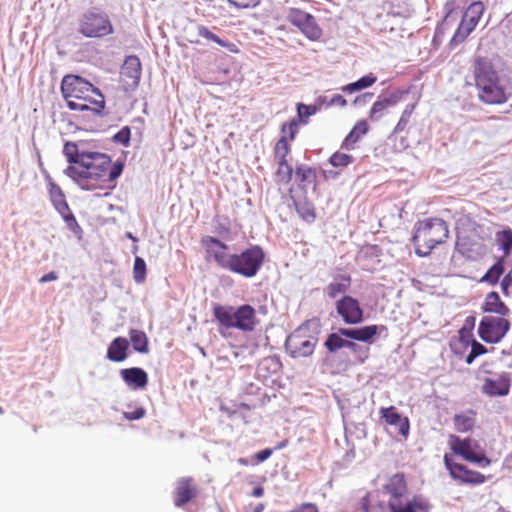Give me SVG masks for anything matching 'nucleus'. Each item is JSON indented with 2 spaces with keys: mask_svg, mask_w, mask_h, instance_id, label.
Segmentation results:
<instances>
[{
  "mask_svg": "<svg viewBox=\"0 0 512 512\" xmlns=\"http://www.w3.org/2000/svg\"><path fill=\"white\" fill-rule=\"evenodd\" d=\"M120 373L126 384H147L148 382V375L142 368L122 369Z\"/></svg>",
  "mask_w": 512,
  "mask_h": 512,
  "instance_id": "28",
  "label": "nucleus"
},
{
  "mask_svg": "<svg viewBox=\"0 0 512 512\" xmlns=\"http://www.w3.org/2000/svg\"><path fill=\"white\" fill-rule=\"evenodd\" d=\"M281 130L284 134H288L290 140H294L298 133V120L293 119L289 123H284Z\"/></svg>",
  "mask_w": 512,
  "mask_h": 512,
  "instance_id": "50",
  "label": "nucleus"
},
{
  "mask_svg": "<svg viewBox=\"0 0 512 512\" xmlns=\"http://www.w3.org/2000/svg\"><path fill=\"white\" fill-rule=\"evenodd\" d=\"M264 261L265 252L263 248L253 245L241 253L231 255V261L227 270L245 278H253L260 271Z\"/></svg>",
  "mask_w": 512,
  "mask_h": 512,
  "instance_id": "6",
  "label": "nucleus"
},
{
  "mask_svg": "<svg viewBox=\"0 0 512 512\" xmlns=\"http://www.w3.org/2000/svg\"><path fill=\"white\" fill-rule=\"evenodd\" d=\"M123 169V162L117 161L111 165V158L105 153L88 152L79 167L70 165L64 173L83 190L112 189Z\"/></svg>",
  "mask_w": 512,
  "mask_h": 512,
  "instance_id": "1",
  "label": "nucleus"
},
{
  "mask_svg": "<svg viewBox=\"0 0 512 512\" xmlns=\"http://www.w3.org/2000/svg\"><path fill=\"white\" fill-rule=\"evenodd\" d=\"M290 512H319V508L314 503H303L297 506L295 509Z\"/></svg>",
  "mask_w": 512,
  "mask_h": 512,
  "instance_id": "56",
  "label": "nucleus"
},
{
  "mask_svg": "<svg viewBox=\"0 0 512 512\" xmlns=\"http://www.w3.org/2000/svg\"><path fill=\"white\" fill-rule=\"evenodd\" d=\"M504 272L503 261L499 260L495 264H493L485 275L482 277L483 282H487L490 285H496L499 281V278Z\"/></svg>",
  "mask_w": 512,
  "mask_h": 512,
  "instance_id": "35",
  "label": "nucleus"
},
{
  "mask_svg": "<svg viewBox=\"0 0 512 512\" xmlns=\"http://www.w3.org/2000/svg\"><path fill=\"white\" fill-rule=\"evenodd\" d=\"M484 11V6L482 2H473L469 7L466 9L463 21L468 22L469 25L475 26L478 24L482 14Z\"/></svg>",
  "mask_w": 512,
  "mask_h": 512,
  "instance_id": "33",
  "label": "nucleus"
},
{
  "mask_svg": "<svg viewBox=\"0 0 512 512\" xmlns=\"http://www.w3.org/2000/svg\"><path fill=\"white\" fill-rule=\"evenodd\" d=\"M287 20L297 27L309 40L317 41L322 36V29L315 17L298 8H289L286 15Z\"/></svg>",
  "mask_w": 512,
  "mask_h": 512,
  "instance_id": "10",
  "label": "nucleus"
},
{
  "mask_svg": "<svg viewBox=\"0 0 512 512\" xmlns=\"http://www.w3.org/2000/svg\"><path fill=\"white\" fill-rule=\"evenodd\" d=\"M372 97H373V93H369V92L363 93L354 99L353 104L355 106L365 105L372 99Z\"/></svg>",
  "mask_w": 512,
  "mask_h": 512,
  "instance_id": "59",
  "label": "nucleus"
},
{
  "mask_svg": "<svg viewBox=\"0 0 512 512\" xmlns=\"http://www.w3.org/2000/svg\"><path fill=\"white\" fill-rule=\"evenodd\" d=\"M78 31L89 38H99L113 33L109 16L99 9L85 12L79 20Z\"/></svg>",
  "mask_w": 512,
  "mask_h": 512,
  "instance_id": "7",
  "label": "nucleus"
},
{
  "mask_svg": "<svg viewBox=\"0 0 512 512\" xmlns=\"http://www.w3.org/2000/svg\"><path fill=\"white\" fill-rule=\"evenodd\" d=\"M290 151L289 144L287 142V138L285 136L281 137L276 145H275V157L277 160H287L286 156Z\"/></svg>",
  "mask_w": 512,
  "mask_h": 512,
  "instance_id": "45",
  "label": "nucleus"
},
{
  "mask_svg": "<svg viewBox=\"0 0 512 512\" xmlns=\"http://www.w3.org/2000/svg\"><path fill=\"white\" fill-rule=\"evenodd\" d=\"M482 389L489 396H504L509 392V386H482Z\"/></svg>",
  "mask_w": 512,
  "mask_h": 512,
  "instance_id": "48",
  "label": "nucleus"
},
{
  "mask_svg": "<svg viewBox=\"0 0 512 512\" xmlns=\"http://www.w3.org/2000/svg\"><path fill=\"white\" fill-rule=\"evenodd\" d=\"M351 277L348 274H337L333 280L325 287L324 293L330 298L334 299L338 295L343 296L350 290Z\"/></svg>",
  "mask_w": 512,
  "mask_h": 512,
  "instance_id": "19",
  "label": "nucleus"
},
{
  "mask_svg": "<svg viewBox=\"0 0 512 512\" xmlns=\"http://www.w3.org/2000/svg\"><path fill=\"white\" fill-rule=\"evenodd\" d=\"M307 332V327L300 326L287 337L285 348L293 358L307 357L313 353L317 339Z\"/></svg>",
  "mask_w": 512,
  "mask_h": 512,
  "instance_id": "9",
  "label": "nucleus"
},
{
  "mask_svg": "<svg viewBox=\"0 0 512 512\" xmlns=\"http://www.w3.org/2000/svg\"><path fill=\"white\" fill-rule=\"evenodd\" d=\"M360 89H365L372 86L377 81V77L373 73H369L358 80Z\"/></svg>",
  "mask_w": 512,
  "mask_h": 512,
  "instance_id": "53",
  "label": "nucleus"
},
{
  "mask_svg": "<svg viewBox=\"0 0 512 512\" xmlns=\"http://www.w3.org/2000/svg\"><path fill=\"white\" fill-rule=\"evenodd\" d=\"M443 461L450 477L460 484L480 485L486 482L487 478L484 474L455 462L453 457L449 454L444 455Z\"/></svg>",
  "mask_w": 512,
  "mask_h": 512,
  "instance_id": "12",
  "label": "nucleus"
},
{
  "mask_svg": "<svg viewBox=\"0 0 512 512\" xmlns=\"http://www.w3.org/2000/svg\"><path fill=\"white\" fill-rule=\"evenodd\" d=\"M509 329L510 322L504 317L484 316L479 323L478 334L487 343H498Z\"/></svg>",
  "mask_w": 512,
  "mask_h": 512,
  "instance_id": "11",
  "label": "nucleus"
},
{
  "mask_svg": "<svg viewBox=\"0 0 512 512\" xmlns=\"http://www.w3.org/2000/svg\"><path fill=\"white\" fill-rule=\"evenodd\" d=\"M296 210L300 217L307 222H313L316 218L315 209L310 203L296 204Z\"/></svg>",
  "mask_w": 512,
  "mask_h": 512,
  "instance_id": "41",
  "label": "nucleus"
},
{
  "mask_svg": "<svg viewBox=\"0 0 512 512\" xmlns=\"http://www.w3.org/2000/svg\"><path fill=\"white\" fill-rule=\"evenodd\" d=\"M476 413L472 410L464 411L454 416L455 429L460 432H468L473 429L476 421Z\"/></svg>",
  "mask_w": 512,
  "mask_h": 512,
  "instance_id": "26",
  "label": "nucleus"
},
{
  "mask_svg": "<svg viewBox=\"0 0 512 512\" xmlns=\"http://www.w3.org/2000/svg\"><path fill=\"white\" fill-rule=\"evenodd\" d=\"M273 453V450L270 448L263 449L259 452H257L254 455V458L257 460V462H264L266 461Z\"/></svg>",
  "mask_w": 512,
  "mask_h": 512,
  "instance_id": "60",
  "label": "nucleus"
},
{
  "mask_svg": "<svg viewBox=\"0 0 512 512\" xmlns=\"http://www.w3.org/2000/svg\"><path fill=\"white\" fill-rule=\"evenodd\" d=\"M63 220L65 221L67 227L78 237L81 238L82 235V228L78 224L75 216L72 214L71 210L69 209L67 212L60 213Z\"/></svg>",
  "mask_w": 512,
  "mask_h": 512,
  "instance_id": "40",
  "label": "nucleus"
},
{
  "mask_svg": "<svg viewBox=\"0 0 512 512\" xmlns=\"http://www.w3.org/2000/svg\"><path fill=\"white\" fill-rule=\"evenodd\" d=\"M386 492L391 496L389 500L400 502L407 491V484L402 473L393 475L385 486Z\"/></svg>",
  "mask_w": 512,
  "mask_h": 512,
  "instance_id": "23",
  "label": "nucleus"
},
{
  "mask_svg": "<svg viewBox=\"0 0 512 512\" xmlns=\"http://www.w3.org/2000/svg\"><path fill=\"white\" fill-rule=\"evenodd\" d=\"M49 195L54 208L58 213L67 212L69 210L68 203L62 189L53 182L50 176H47Z\"/></svg>",
  "mask_w": 512,
  "mask_h": 512,
  "instance_id": "24",
  "label": "nucleus"
},
{
  "mask_svg": "<svg viewBox=\"0 0 512 512\" xmlns=\"http://www.w3.org/2000/svg\"><path fill=\"white\" fill-rule=\"evenodd\" d=\"M469 35L467 32L463 30V27L458 26L455 34L453 35L452 39L450 40V47L454 48L458 44L462 43Z\"/></svg>",
  "mask_w": 512,
  "mask_h": 512,
  "instance_id": "51",
  "label": "nucleus"
},
{
  "mask_svg": "<svg viewBox=\"0 0 512 512\" xmlns=\"http://www.w3.org/2000/svg\"><path fill=\"white\" fill-rule=\"evenodd\" d=\"M337 315L347 325H358L364 321V310L360 302L350 296L344 295L335 303Z\"/></svg>",
  "mask_w": 512,
  "mask_h": 512,
  "instance_id": "13",
  "label": "nucleus"
},
{
  "mask_svg": "<svg viewBox=\"0 0 512 512\" xmlns=\"http://www.w3.org/2000/svg\"><path fill=\"white\" fill-rule=\"evenodd\" d=\"M146 414V411L144 408L142 407H137L134 411L132 412H124L123 413V416L125 419L127 420H138V419H141L145 416Z\"/></svg>",
  "mask_w": 512,
  "mask_h": 512,
  "instance_id": "54",
  "label": "nucleus"
},
{
  "mask_svg": "<svg viewBox=\"0 0 512 512\" xmlns=\"http://www.w3.org/2000/svg\"><path fill=\"white\" fill-rule=\"evenodd\" d=\"M270 367H273L274 371H276L279 368V362L274 360L273 358H266V359H264L258 365V368H257L258 376H263L264 377L263 372L265 370L269 369Z\"/></svg>",
  "mask_w": 512,
  "mask_h": 512,
  "instance_id": "49",
  "label": "nucleus"
},
{
  "mask_svg": "<svg viewBox=\"0 0 512 512\" xmlns=\"http://www.w3.org/2000/svg\"><path fill=\"white\" fill-rule=\"evenodd\" d=\"M129 337L132 347L139 353H147L148 349V338L145 332L138 329H130Z\"/></svg>",
  "mask_w": 512,
  "mask_h": 512,
  "instance_id": "29",
  "label": "nucleus"
},
{
  "mask_svg": "<svg viewBox=\"0 0 512 512\" xmlns=\"http://www.w3.org/2000/svg\"><path fill=\"white\" fill-rule=\"evenodd\" d=\"M129 341L124 337H116L109 344L107 349V358L113 362H122L127 358Z\"/></svg>",
  "mask_w": 512,
  "mask_h": 512,
  "instance_id": "22",
  "label": "nucleus"
},
{
  "mask_svg": "<svg viewBox=\"0 0 512 512\" xmlns=\"http://www.w3.org/2000/svg\"><path fill=\"white\" fill-rule=\"evenodd\" d=\"M341 90H342L343 92H345V93H349V94H351V93H355V92H357V91H360L361 89H360V87H359V83H358V81H355V82H352V83H349V84H347V85L343 86V87L341 88Z\"/></svg>",
  "mask_w": 512,
  "mask_h": 512,
  "instance_id": "62",
  "label": "nucleus"
},
{
  "mask_svg": "<svg viewBox=\"0 0 512 512\" xmlns=\"http://www.w3.org/2000/svg\"><path fill=\"white\" fill-rule=\"evenodd\" d=\"M260 0H228V2L237 8L255 7Z\"/></svg>",
  "mask_w": 512,
  "mask_h": 512,
  "instance_id": "55",
  "label": "nucleus"
},
{
  "mask_svg": "<svg viewBox=\"0 0 512 512\" xmlns=\"http://www.w3.org/2000/svg\"><path fill=\"white\" fill-rule=\"evenodd\" d=\"M409 504L415 512H429L431 508L430 503L426 499L418 496H415L411 501H409Z\"/></svg>",
  "mask_w": 512,
  "mask_h": 512,
  "instance_id": "47",
  "label": "nucleus"
},
{
  "mask_svg": "<svg viewBox=\"0 0 512 512\" xmlns=\"http://www.w3.org/2000/svg\"><path fill=\"white\" fill-rule=\"evenodd\" d=\"M496 242L504 256H508L512 250V230L508 228L497 232Z\"/></svg>",
  "mask_w": 512,
  "mask_h": 512,
  "instance_id": "34",
  "label": "nucleus"
},
{
  "mask_svg": "<svg viewBox=\"0 0 512 512\" xmlns=\"http://www.w3.org/2000/svg\"><path fill=\"white\" fill-rule=\"evenodd\" d=\"M197 33L199 36L203 37L207 41L214 42L217 45L225 48L227 51L231 53H237L238 47L236 44L228 41L226 38L219 36L216 34L213 30L209 29L208 27L204 25H197L196 27Z\"/></svg>",
  "mask_w": 512,
  "mask_h": 512,
  "instance_id": "21",
  "label": "nucleus"
},
{
  "mask_svg": "<svg viewBox=\"0 0 512 512\" xmlns=\"http://www.w3.org/2000/svg\"><path fill=\"white\" fill-rule=\"evenodd\" d=\"M381 418L384 419L387 425L395 427L398 434L404 439H407L410 432V422L408 417L400 414L394 406L382 408Z\"/></svg>",
  "mask_w": 512,
  "mask_h": 512,
  "instance_id": "17",
  "label": "nucleus"
},
{
  "mask_svg": "<svg viewBox=\"0 0 512 512\" xmlns=\"http://www.w3.org/2000/svg\"><path fill=\"white\" fill-rule=\"evenodd\" d=\"M450 449L454 454L461 456L464 460L478 464L482 467L489 466L491 460L483 452H475L474 447H478L476 441L471 438L461 439L451 434L448 439Z\"/></svg>",
  "mask_w": 512,
  "mask_h": 512,
  "instance_id": "8",
  "label": "nucleus"
},
{
  "mask_svg": "<svg viewBox=\"0 0 512 512\" xmlns=\"http://www.w3.org/2000/svg\"><path fill=\"white\" fill-rule=\"evenodd\" d=\"M295 175L300 183H312L316 178V171L307 165H300L296 168Z\"/></svg>",
  "mask_w": 512,
  "mask_h": 512,
  "instance_id": "37",
  "label": "nucleus"
},
{
  "mask_svg": "<svg viewBox=\"0 0 512 512\" xmlns=\"http://www.w3.org/2000/svg\"><path fill=\"white\" fill-rule=\"evenodd\" d=\"M346 105H347L346 99L340 94L333 95L327 103V107H330V106L345 107Z\"/></svg>",
  "mask_w": 512,
  "mask_h": 512,
  "instance_id": "57",
  "label": "nucleus"
},
{
  "mask_svg": "<svg viewBox=\"0 0 512 512\" xmlns=\"http://www.w3.org/2000/svg\"><path fill=\"white\" fill-rule=\"evenodd\" d=\"M317 110H318L317 105H306L303 103L298 104L297 113H298L299 120L303 124H307V119L310 116L314 115L317 112Z\"/></svg>",
  "mask_w": 512,
  "mask_h": 512,
  "instance_id": "42",
  "label": "nucleus"
},
{
  "mask_svg": "<svg viewBox=\"0 0 512 512\" xmlns=\"http://www.w3.org/2000/svg\"><path fill=\"white\" fill-rule=\"evenodd\" d=\"M341 334L345 335L348 340L359 341V327L358 328H341Z\"/></svg>",
  "mask_w": 512,
  "mask_h": 512,
  "instance_id": "58",
  "label": "nucleus"
},
{
  "mask_svg": "<svg viewBox=\"0 0 512 512\" xmlns=\"http://www.w3.org/2000/svg\"><path fill=\"white\" fill-rule=\"evenodd\" d=\"M131 130L128 126L122 127L114 136L113 141L128 147L130 144Z\"/></svg>",
  "mask_w": 512,
  "mask_h": 512,
  "instance_id": "46",
  "label": "nucleus"
},
{
  "mask_svg": "<svg viewBox=\"0 0 512 512\" xmlns=\"http://www.w3.org/2000/svg\"><path fill=\"white\" fill-rule=\"evenodd\" d=\"M481 308L486 313H494L500 317H505L510 313V309L495 291L489 292L486 295Z\"/></svg>",
  "mask_w": 512,
  "mask_h": 512,
  "instance_id": "20",
  "label": "nucleus"
},
{
  "mask_svg": "<svg viewBox=\"0 0 512 512\" xmlns=\"http://www.w3.org/2000/svg\"><path fill=\"white\" fill-rule=\"evenodd\" d=\"M213 314L220 325L226 328L251 332L257 325L255 309L249 304L241 305L238 308L216 304L213 308Z\"/></svg>",
  "mask_w": 512,
  "mask_h": 512,
  "instance_id": "5",
  "label": "nucleus"
},
{
  "mask_svg": "<svg viewBox=\"0 0 512 512\" xmlns=\"http://www.w3.org/2000/svg\"><path fill=\"white\" fill-rule=\"evenodd\" d=\"M58 279V275L56 272L54 271H51L45 275H43L40 279H39V282L44 284V283H47V282H50V281H55Z\"/></svg>",
  "mask_w": 512,
  "mask_h": 512,
  "instance_id": "63",
  "label": "nucleus"
},
{
  "mask_svg": "<svg viewBox=\"0 0 512 512\" xmlns=\"http://www.w3.org/2000/svg\"><path fill=\"white\" fill-rule=\"evenodd\" d=\"M146 262L143 258L136 256L133 266V279L136 283L141 284L146 279Z\"/></svg>",
  "mask_w": 512,
  "mask_h": 512,
  "instance_id": "38",
  "label": "nucleus"
},
{
  "mask_svg": "<svg viewBox=\"0 0 512 512\" xmlns=\"http://www.w3.org/2000/svg\"><path fill=\"white\" fill-rule=\"evenodd\" d=\"M473 73L478 96L482 102L486 104L506 102L507 96L504 87L500 84L498 72L489 59L484 57L476 58Z\"/></svg>",
  "mask_w": 512,
  "mask_h": 512,
  "instance_id": "3",
  "label": "nucleus"
},
{
  "mask_svg": "<svg viewBox=\"0 0 512 512\" xmlns=\"http://www.w3.org/2000/svg\"><path fill=\"white\" fill-rule=\"evenodd\" d=\"M61 92L67 107L74 111H89L101 116L105 108L104 96L89 81L78 75H66L61 82Z\"/></svg>",
  "mask_w": 512,
  "mask_h": 512,
  "instance_id": "2",
  "label": "nucleus"
},
{
  "mask_svg": "<svg viewBox=\"0 0 512 512\" xmlns=\"http://www.w3.org/2000/svg\"><path fill=\"white\" fill-rule=\"evenodd\" d=\"M142 66L135 55L127 56L120 70V82L125 91L135 90L141 79Z\"/></svg>",
  "mask_w": 512,
  "mask_h": 512,
  "instance_id": "15",
  "label": "nucleus"
},
{
  "mask_svg": "<svg viewBox=\"0 0 512 512\" xmlns=\"http://www.w3.org/2000/svg\"><path fill=\"white\" fill-rule=\"evenodd\" d=\"M346 341L347 338L341 334V328H339L337 332L330 333L327 336L324 346L329 352L335 353L339 349L345 348Z\"/></svg>",
  "mask_w": 512,
  "mask_h": 512,
  "instance_id": "31",
  "label": "nucleus"
},
{
  "mask_svg": "<svg viewBox=\"0 0 512 512\" xmlns=\"http://www.w3.org/2000/svg\"><path fill=\"white\" fill-rule=\"evenodd\" d=\"M405 93L403 91H394L389 95L379 96L377 101L372 105L369 118L372 121H378L384 115V112L390 108L397 105L403 98Z\"/></svg>",
  "mask_w": 512,
  "mask_h": 512,
  "instance_id": "18",
  "label": "nucleus"
},
{
  "mask_svg": "<svg viewBox=\"0 0 512 512\" xmlns=\"http://www.w3.org/2000/svg\"><path fill=\"white\" fill-rule=\"evenodd\" d=\"M458 345L461 346L462 348H467L470 345V352L465 358V362L467 364H472L477 357L487 352V349L483 344L476 341L475 339L469 341L468 339H465L463 335L460 336L459 343L455 344L454 346V351L456 353L458 352Z\"/></svg>",
  "mask_w": 512,
  "mask_h": 512,
  "instance_id": "25",
  "label": "nucleus"
},
{
  "mask_svg": "<svg viewBox=\"0 0 512 512\" xmlns=\"http://www.w3.org/2000/svg\"><path fill=\"white\" fill-rule=\"evenodd\" d=\"M353 157L351 155L335 152L329 159V162L334 167H346L352 163Z\"/></svg>",
  "mask_w": 512,
  "mask_h": 512,
  "instance_id": "43",
  "label": "nucleus"
},
{
  "mask_svg": "<svg viewBox=\"0 0 512 512\" xmlns=\"http://www.w3.org/2000/svg\"><path fill=\"white\" fill-rule=\"evenodd\" d=\"M199 488L193 477H181L176 481L173 502L176 507H183L198 497Z\"/></svg>",
  "mask_w": 512,
  "mask_h": 512,
  "instance_id": "16",
  "label": "nucleus"
},
{
  "mask_svg": "<svg viewBox=\"0 0 512 512\" xmlns=\"http://www.w3.org/2000/svg\"><path fill=\"white\" fill-rule=\"evenodd\" d=\"M63 153L69 163L76 164L78 165L77 167H79L81 165V160L84 156H87L88 151H79L75 143L67 142L64 145Z\"/></svg>",
  "mask_w": 512,
  "mask_h": 512,
  "instance_id": "32",
  "label": "nucleus"
},
{
  "mask_svg": "<svg viewBox=\"0 0 512 512\" xmlns=\"http://www.w3.org/2000/svg\"><path fill=\"white\" fill-rule=\"evenodd\" d=\"M201 245L205 249L207 259H213L224 270L228 269L232 254L228 253V246L224 242L213 236H204Z\"/></svg>",
  "mask_w": 512,
  "mask_h": 512,
  "instance_id": "14",
  "label": "nucleus"
},
{
  "mask_svg": "<svg viewBox=\"0 0 512 512\" xmlns=\"http://www.w3.org/2000/svg\"><path fill=\"white\" fill-rule=\"evenodd\" d=\"M387 332V328L383 325H367L359 327V342L371 344L374 342V338L377 334Z\"/></svg>",
  "mask_w": 512,
  "mask_h": 512,
  "instance_id": "30",
  "label": "nucleus"
},
{
  "mask_svg": "<svg viewBox=\"0 0 512 512\" xmlns=\"http://www.w3.org/2000/svg\"><path fill=\"white\" fill-rule=\"evenodd\" d=\"M388 507L391 512H415L413 511L412 506L409 504V502L404 507H402L400 506L399 502L389 500Z\"/></svg>",
  "mask_w": 512,
  "mask_h": 512,
  "instance_id": "52",
  "label": "nucleus"
},
{
  "mask_svg": "<svg viewBox=\"0 0 512 512\" xmlns=\"http://www.w3.org/2000/svg\"><path fill=\"white\" fill-rule=\"evenodd\" d=\"M449 237L447 223L440 218H431L419 221L415 225L412 242L415 253L420 257L429 256L432 250Z\"/></svg>",
  "mask_w": 512,
  "mask_h": 512,
  "instance_id": "4",
  "label": "nucleus"
},
{
  "mask_svg": "<svg viewBox=\"0 0 512 512\" xmlns=\"http://www.w3.org/2000/svg\"><path fill=\"white\" fill-rule=\"evenodd\" d=\"M501 289L505 295H508V289L512 286V275L511 273L506 274L501 280Z\"/></svg>",
  "mask_w": 512,
  "mask_h": 512,
  "instance_id": "61",
  "label": "nucleus"
},
{
  "mask_svg": "<svg viewBox=\"0 0 512 512\" xmlns=\"http://www.w3.org/2000/svg\"><path fill=\"white\" fill-rule=\"evenodd\" d=\"M345 348L349 349L352 353L356 354L360 362H364L365 359L368 357L369 349L355 343L354 341L347 339Z\"/></svg>",
  "mask_w": 512,
  "mask_h": 512,
  "instance_id": "44",
  "label": "nucleus"
},
{
  "mask_svg": "<svg viewBox=\"0 0 512 512\" xmlns=\"http://www.w3.org/2000/svg\"><path fill=\"white\" fill-rule=\"evenodd\" d=\"M277 161H278V168L276 171V176L280 182L287 184L292 180L293 168L287 162V160H277Z\"/></svg>",
  "mask_w": 512,
  "mask_h": 512,
  "instance_id": "36",
  "label": "nucleus"
},
{
  "mask_svg": "<svg viewBox=\"0 0 512 512\" xmlns=\"http://www.w3.org/2000/svg\"><path fill=\"white\" fill-rule=\"evenodd\" d=\"M368 131V125L365 120H361L356 123V125L352 128L349 134L345 137L341 148L343 149H351L353 145Z\"/></svg>",
  "mask_w": 512,
  "mask_h": 512,
  "instance_id": "27",
  "label": "nucleus"
},
{
  "mask_svg": "<svg viewBox=\"0 0 512 512\" xmlns=\"http://www.w3.org/2000/svg\"><path fill=\"white\" fill-rule=\"evenodd\" d=\"M459 26H460V27H463V30H464L465 32H467V34H468V35H469V34L474 30V28H475V26H471V25H469V23H468V22H465V21H463V20L461 21V23L459 24Z\"/></svg>",
  "mask_w": 512,
  "mask_h": 512,
  "instance_id": "64",
  "label": "nucleus"
},
{
  "mask_svg": "<svg viewBox=\"0 0 512 512\" xmlns=\"http://www.w3.org/2000/svg\"><path fill=\"white\" fill-rule=\"evenodd\" d=\"M415 107H416V104H408L405 107L398 123L396 124V126L393 130V134H398V133H401L402 131H404V129L406 128V126L408 125V123L410 121V118L414 112Z\"/></svg>",
  "mask_w": 512,
  "mask_h": 512,
  "instance_id": "39",
  "label": "nucleus"
}]
</instances>
